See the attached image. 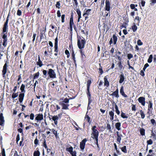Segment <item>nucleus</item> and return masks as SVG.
<instances>
[{
  "mask_svg": "<svg viewBox=\"0 0 156 156\" xmlns=\"http://www.w3.org/2000/svg\"><path fill=\"white\" fill-rule=\"evenodd\" d=\"M96 126H94L91 128L92 132L91 133V137L92 138L98 137L99 132L96 129Z\"/></svg>",
  "mask_w": 156,
  "mask_h": 156,
  "instance_id": "obj_1",
  "label": "nucleus"
},
{
  "mask_svg": "<svg viewBox=\"0 0 156 156\" xmlns=\"http://www.w3.org/2000/svg\"><path fill=\"white\" fill-rule=\"evenodd\" d=\"M85 43V41L83 39H82L81 40H78L77 41V45L78 48L80 49L83 48H84Z\"/></svg>",
  "mask_w": 156,
  "mask_h": 156,
  "instance_id": "obj_2",
  "label": "nucleus"
},
{
  "mask_svg": "<svg viewBox=\"0 0 156 156\" xmlns=\"http://www.w3.org/2000/svg\"><path fill=\"white\" fill-rule=\"evenodd\" d=\"M48 74L49 75L50 78H54L56 77V75L54 70L51 69H49L48 72Z\"/></svg>",
  "mask_w": 156,
  "mask_h": 156,
  "instance_id": "obj_3",
  "label": "nucleus"
},
{
  "mask_svg": "<svg viewBox=\"0 0 156 156\" xmlns=\"http://www.w3.org/2000/svg\"><path fill=\"white\" fill-rule=\"evenodd\" d=\"M45 50L44 52V55L46 56H47L48 55V52L50 53V56H51L52 54V49L51 48H49V47H47L46 48H45Z\"/></svg>",
  "mask_w": 156,
  "mask_h": 156,
  "instance_id": "obj_4",
  "label": "nucleus"
},
{
  "mask_svg": "<svg viewBox=\"0 0 156 156\" xmlns=\"http://www.w3.org/2000/svg\"><path fill=\"white\" fill-rule=\"evenodd\" d=\"M8 67V64L6 62L4 64L2 71V73L3 77L4 78H5V75L7 71V68Z\"/></svg>",
  "mask_w": 156,
  "mask_h": 156,
  "instance_id": "obj_5",
  "label": "nucleus"
},
{
  "mask_svg": "<svg viewBox=\"0 0 156 156\" xmlns=\"http://www.w3.org/2000/svg\"><path fill=\"white\" fill-rule=\"evenodd\" d=\"M91 10L88 9L85 11H84L83 14V16L85 17V20H87L88 18V16L90 15Z\"/></svg>",
  "mask_w": 156,
  "mask_h": 156,
  "instance_id": "obj_6",
  "label": "nucleus"
},
{
  "mask_svg": "<svg viewBox=\"0 0 156 156\" xmlns=\"http://www.w3.org/2000/svg\"><path fill=\"white\" fill-rule=\"evenodd\" d=\"M110 3L109 0H106L105 9L106 11H109L111 7L110 6Z\"/></svg>",
  "mask_w": 156,
  "mask_h": 156,
  "instance_id": "obj_7",
  "label": "nucleus"
},
{
  "mask_svg": "<svg viewBox=\"0 0 156 156\" xmlns=\"http://www.w3.org/2000/svg\"><path fill=\"white\" fill-rule=\"evenodd\" d=\"M87 141V139L85 138L83 140H82V141L80 143V148L82 151L84 150L85 148V143Z\"/></svg>",
  "mask_w": 156,
  "mask_h": 156,
  "instance_id": "obj_8",
  "label": "nucleus"
},
{
  "mask_svg": "<svg viewBox=\"0 0 156 156\" xmlns=\"http://www.w3.org/2000/svg\"><path fill=\"white\" fill-rule=\"evenodd\" d=\"M138 101L142 105L144 106L145 105V98H144L141 97L138 99Z\"/></svg>",
  "mask_w": 156,
  "mask_h": 156,
  "instance_id": "obj_9",
  "label": "nucleus"
},
{
  "mask_svg": "<svg viewBox=\"0 0 156 156\" xmlns=\"http://www.w3.org/2000/svg\"><path fill=\"white\" fill-rule=\"evenodd\" d=\"M43 119V115L42 114H38L37 115L35 118V120L37 121V122L38 121H41Z\"/></svg>",
  "mask_w": 156,
  "mask_h": 156,
  "instance_id": "obj_10",
  "label": "nucleus"
},
{
  "mask_svg": "<svg viewBox=\"0 0 156 156\" xmlns=\"http://www.w3.org/2000/svg\"><path fill=\"white\" fill-rule=\"evenodd\" d=\"M5 120L3 114L2 113L0 114V125L3 126Z\"/></svg>",
  "mask_w": 156,
  "mask_h": 156,
  "instance_id": "obj_11",
  "label": "nucleus"
},
{
  "mask_svg": "<svg viewBox=\"0 0 156 156\" xmlns=\"http://www.w3.org/2000/svg\"><path fill=\"white\" fill-rule=\"evenodd\" d=\"M60 104L62 106V109H68V107L69 105L68 104H65L63 102H60Z\"/></svg>",
  "mask_w": 156,
  "mask_h": 156,
  "instance_id": "obj_12",
  "label": "nucleus"
},
{
  "mask_svg": "<svg viewBox=\"0 0 156 156\" xmlns=\"http://www.w3.org/2000/svg\"><path fill=\"white\" fill-rule=\"evenodd\" d=\"M24 94L23 93H21L19 95V100L20 103L22 102L24 99Z\"/></svg>",
  "mask_w": 156,
  "mask_h": 156,
  "instance_id": "obj_13",
  "label": "nucleus"
},
{
  "mask_svg": "<svg viewBox=\"0 0 156 156\" xmlns=\"http://www.w3.org/2000/svg\"><path fill=\"white\" fill-rule=\"evenodd\" d=\"M108 76H105L104 78V85L106 86L107 87H108L109 86V82L107 78Z\"/></svg>",
  "mask_w": 156,
  "mask_h": 156,
  "instance_id": "obj_14",
  "label": "nucleus"
},
{
  "mask_svg": "<svg viewBox=\"0 0 156 156\" xmlns=\"http://www.w3.org/2000/svg\"><path fill=\"white\" fill-rule=\"evenodd\" d=\"M58 116L57 115H55L52 116V119L54 121L55 125H57L58 120Z\"/></svg>",
  "mask_w": 156,
  "mask_h": 156,
  "instance_id": "obj_15",
  "label": "nucleus"
},
{
  "mask_svg": "<svg viewBox=\"0 0 156 156\" xmlns=\"http://www.w3.org/2000/svg\"><path fill=\"white\" fill-rule=\"evenodd\" d=\"M120 79L119 80V83H122L124 80V75L123 73H121L119 76Z\"/></svg>",
  "mask_w": 156,
  "mask_h": 156,
  "instance_id": "obj_16",
  "label": "nucleus"
},
{
  "mask_svg": "<svg viewBox=\"0 0 156 156\" xmlns=\"http://www.w3.org/2000/svg\"><path fill=\"white\" fill-rule=\"evenodd\" d=\"M37 64L40 67H41L43 65L42 62L41 60L40 56L39 55L38 57V61L37 62Z\"/></svg>",
  "mask_w": 156,
  "mask_h": 156,
  "instance_id": "obj_17",
  "label": "nucleus"
},
{
  "mask_svg": "<svg viewBox=\"0 0 156 156\" xmlns=\"http://www.w3.org/2000/svg\"><path fill=\"white\" fill-rule=\"evenodd\" d=\"M114 111L113 110V111H111L109 112V115L110 116V119L112 120L114 119Z\"/></svg>",
  "mask_w": 156,
  "mask_h": 156,
  "instance_id": "obj_18",
  "label": "nucleus"
},
{
  "mask_svg": "<svg viewBox=\"0 0 156 156\" xmlns=\"http://www.w3.org/2000/svg\"><path fill=\"white\" fill-rule=\"evenodd\" d=\"M112 96H115L116 98H118L119 97L118 94V90L117 89L112 94Z\"/></svg>",
  "mask_w": 156,
  "mask_h": 156,
  "instance_id": "obj_19",
  "label": "nucleus"
},
{
  "mask_svg": "<svg viewBox=\"0 0 156 156\" xmlns=\"http://www.w3.org/2000/svg\"><path fill=\"white\" fill-rule=\"evenodd\" d=\"M2 38L3 39V41H7V33L4 34L3 33H2Z\"/></svg>",
  "mask_w": 156,
  "mask_h": 156,
  "instance_id": "obj_20",
  "label": "nucleus"
},
{
  "mask_svg": "<svg viewBox=\"0 0 156 156\" xmlns=\"http://www.w3.org/2000/svg\"><path fill=\"white\" fill-rule=\"evenodd\" d=\"M117 141L118 142V144H119L120 143L121 140V137L122 136V134H118V136H117Z\"/></svg>",
  "mask_w": 156,
  "mask_h": 156,
  "instance_id": "obj_21",
  "label": "nucleus"
},
{
  "mask_svg": "<svg viewBox=\"0 0 156 156\" xmlns=\"http://www.w3.org/2000/svg\"><path fill=\"white\" fill-rule=\"evenodd\" d=\"M120 93L125 98L127 97V96L125 94V93L124 91L123 88V87H122L121 88L120 90Z\"/></svg>",
  "mask_w": 156,
  "mask_h": 156,
  "instance_id": "obj_22",
  "label": "nucleus"
},
{
  "mask_svg": "<svg viewBox=\"0 0 156 156\" xmlns=\"http://www.w3.org/2000/svg\"><path fill=\"white\" fill-rule=\"evenodd\" d=\"M73 20L72 17L71 18L70 20L69 26L70 30L72 29L73 25Z\"/></svg>",
  "mask_w": 156,
  "mask_h": 156,
  "instance_id": "obj_23",
  "label": "nucleus"
},
{
  "mask_svg": "<svg viewBox=\"0 0 156 156\" xmlns=\"http://www.w3.org/2000/svg\"><path fill=\"white\" fill-rule=\"evenodd\" d=\"M25 85L23 84H22L20 88V90L21 91V92L22 93H24L26 91L24 90L25 88Z\"/></svg>",
  "mask_w": 156,
  "mask_h": 156,
  "instance_id": "obj_24",
  "label": "nucleus"
},
{
  "mask_svg": "<svg viewBox=\"0 0 156 156\" xmlns=\"http://www.w3.org/2000/svg\"><path fill=\"white\" fill-rule=\"evenodd\" d=\"M115 126L116 129L118 130H120L121 129L120 127L121 126V123L120 122H117L115 124Z\"/></svg>",
  "mask_w": 156,
  "mask_h": 156,
  "instance_id": "obj_25",
  "label": "nucleus"
},
{
  "mask_svg": "<svg viewBox=\"0 0 156 156\" xmlns=\"http://www.w3.org/2000/svg\"><path fill=\"white\" fill-rule=\"evenodd\" d=\"M119 147L121 149L122 151L124 153H126L127 152L126 147V146H124L122 147Z\"/></svg>",
  "mask_w": 156,
  "mask_h": 156,
  "instance_id": "obj_26",
  "label": "nucleus"
},
{
  "mask_svg": "<svg viewBox=\"0 0 156 156\" xmlns=\"http://www.w3.org/2000/svg\"><path fill=\"white\" fill-rule=\"evenodd\" d=\"M112 38L114 44H116L118 39L117 37L114 34L113 35Z\"/></svg>",
  "mask_w": 156,
  "mask_h": 156,
  "instance_id": "obj_27",
  "label": "nucleus"
},
{
  "mask_svg": "<svg viewBox=\"0 0 156 156\" xmlns=\"http://www.w3.org/2000/svg\"><path fill=\"white\" fill-rule=\"evenodd\" d=\"M121 116L122 118L124 119H127L128 118V116L122 112H121Z\"/></svg>",
  "mask_w": 156,
  "mask_h": 156,
  "instance_id": "obj_28",
  "label": "nucleus"
},
{
  "mask_svg": "<svg viewBox=\"0 0 156 156\" xmlns=\"http://www.w3.org/2000/svg\"><path fill=\"white\" fill-rule=\"evenodd\" d=\"M140 131L141 135L143 136L145 135V130L143 128H140Z\"/></svg>",
  "mask_w": 156,
  "mask_h": 156,
  "instance_id": "obj_29",
  "label": "nucleus"
},
{
  "mask_svg": "<svg viewBox=\"0 0 156 156\" xmlns=\"http://www.w3.org/2000/svg\"><path fill=\"white\" fill-rule=\"evenodd\" d=\"M8 25H5L4 24V27L3 28V33H4L7 32L8 29Z\"/></svg>",
  "mask_w": 156,
  "mask_h": 156,
  "instance_id": "obj_30",
  "label": "nucleus"
},
{
  "mask_svg": "<svg viewBox=\"0 0 156 156\" xmlns=\"http://www.w3.org/2000/svg\"><path fill=\"white\" fill-rule=\"evenodd\" d=\"M115 112L117 114V115H119L120 113V111L119 110L118 107L116 104L115 105Z\"/></svg>",
  "mask_w": 156,
  "mask_h": 156,
  "instance_id": "obj_31",
  "label": "nucleus"
},
{
  "mask_svg": "<svg viewBox=\"0 0 156 156\" xmlns=\"http://www.w3.org/2000/svg\"><path fill=\"white\" fill-rule=\"evenodd\" d=\"M66 150L67 151L69 152L70 154L73 151V148L72 147H69L66 148Z\"/></svg>",
  "mask_w": 156,
  "mask_h": 156,
  "instance_id": "obj_32",
  "label": "nucleus"
},
{
  "mask_svg": "<svg viewBox=\"0 0 156 156\" xmlns=\"http://www.w3.org/2000/svg\"><path fill=\"white\" fill-rule=\"evenodd\" d=\"M57 83V81H54L53 82H51L49 84L51 85V87H54L55 85Z\"/></svg>",
  "mask_w": 156,
  "mask_h": 156,
  "instance_id": "obj_33",
  "label": "nucleus"
},
{
  "mask_svg": "<svg viewBox=\"0 0 156 156\" xmlns=\"http://www.w3.org/2000/svg\"><path fill=\"white\" fill-rule=\"evenodd\" d=\"M153 59V55H151L147 60V62L148 63H151Z\"/></svg>",
  "mask_w": 156,
  "mask_h": 156,
  "instance_id": "obj_34",
  "label": "nucleus"
},
{
  "mask_svg": "<svg viewBox=\"0 0 156 156\" xmlns=\"http://www.w3.org/2000/svg\"><path fill=\"white\" fill-rule=\"evenodd\" d=\"M62 100L63 101L60 102H63L65 104H68L69 103V99L67 98H65Z\"/></svg>",
  "mask_w": 156,
  "mask_h": 156,
  "instance_id": "obj_35",
  "label": "nucleus"
},
{
  "mask_svg": "<svg viewBox=\"0 0 156 156\" xmlns=\"http://www.w3.org/2000/svg\"><path fill=\"white\" fill-rule=\"evenodd\" d=\"M137 28V26L135 24L132 27V30L134 32L136 31V30Z\"/></svg>",
  "mask_w": 156,
  "mask_h": 156,
  "instance_id": "obj_36",
  "label": "nucleus"
},
{
  "mask_svg": "<svg viewBox=\"0 0 156 156\" xmlns=\"http://www.w3.org/2000/svg\"><path fill=\"white\" fill-rule=\"evenodd\" d=\"M91 83V81L90 80H88L87 81V89H90V87Z\"/></svg>",
  "mask_w": 156,
  "mask_h": 156,
  "instance_id": "obj_37",
  "label": "nucleus"
},
{
  "mask_svg": "<svg viewBox=\"0 0 156 156\" xmlns=\"http://www.w3.org/2000/svg\"><path fill=\"white\" fill-rule=\"evenodd\" d=\"M39 74H40V73L39 72H38L36 73H35L34 74V76L33 77V79H35L39 77Z\"/></svg>",
  "mask_w": 156,
  "mask_h": 156,
  "instance_id": "obj_38",
  "label": "nucleus"
},
{
  "mask_svg": "<svg viewBox=\"0 0 156 156\" xmlns=\"http://www.w3.org/2000/svg\"><path fill=\"white\" fill-rule=\"evenodd\" d=\"M140 112L141 118L143 119H144L145 117V115L144 112L142 110H141L140 111Z\"/></svg>",
  "mask_w": 156,
  "mask_h": 156,
  "instance_id": "obj_39",
  "label": "nucleus"
},
{
  "mask_svg": "<svg viewBox=\"0 0 156 156\" xmlns=\"http://www.w3.org/2000/svg\"><path fill=\"white\" fill-rule=\"evenodd\" d=\"M18 95V93H13L12 96V98L13 99L17 97Z\"/></svg>",
  "mask_w": 156,
  "mask_h": 156,
  "instance_id": "obj_40",
  "label": "nucleus"
},
{
  "mask_svg": "<svg viewBox=\"0 0 156 156\" xmlns=\"http://www.w3.org/2000/svg\"><path fill=\"white\" fill-rule=\"evenodd\" d=\"M85 119L87 121V122H89L90 123V117H89V116L88 115H87V114L86 115V116L85 117Z\"/></svg>",
  "mask_w": 156,
  "mask_h": 156,
  "instance_id": "obj_41",
  "label": "nucleus"
},
{
  "mask_svg": "<svg viewBox=\"0 0 156 156\" xmlns=\"http://www.w3.org/2000/svg\"><path fill=\"white\" fill-rule=\"evenodd\" d=\"M87 98H91V94H90V89H87Z\"/></svg>",
  "mask_w": 156,
  "mask_h": 156,
  "instance_id": "obj_42",
  "label": "nucleus"
},
{
  "mask_svg": "<svg viewBox=\"0 0 156 156\" xmlns=\"http://www.w3.org/2000/svg\"><path fill=\"white\" fill-rule=\"evenodd\" d=\"M40 152L39 151H35L34 153V156H39Z\"/></svg>",
  "mask_w": 156,
  "mask_h": 156,
  "instance_id": "obj_43",
  "label": "nucleus"
},
{
  "mask_svg": "<svg viewBox=\"0 0 156 156\" xmlns=\"http://www.w3.org/2000/svg\"><path fill=\"white\" fill-rule=\"evenodd\" d=\"M74 9L76 11V12L78 15L81 14V12L79 8H77L76 9Z\"/></svg>",
  "mask_w": 156,
  "mask_h": 156,
  "instance_id": "obj_44",
  "label": "nucleus"
},
{
  "mask_svg": "<svg viewBox=\"0 0 156 156\" xmlns=\"http://www.w3.org/2000/svg\"><path fill=\"white\" fill-rule=\"evenodd\" d=\"M100 67L99 68V72L100 75H101L103 73V71L102 70V67L101 66V64H99Z\"/></svg>",
  "mask_w": 156,
  "mask_h": 156,
  "instance_id": "obj_45",
  "label": "nucleus"
},
{
  "mask_svg": "<svg viewBox=\"0 0 156 156\" xmlns=\"http://www.w3.org/2000/svg\"><path fill=\"white\" fill-rule=\"evenodd\" d=\"M58 39L57 37H56L55 39V46L54 47H58Z\"/></svg>",
  "mask_w": 156,
  "mask_h": 156,
  "instance_id": "obj_46",
  "label": "nucleus"
},
{
  "mask_svg": "<svg viewBox=\"0 0 156 156\" xmlns=\"http://www.w3.org/2000/svg\"><path fill=\"white\" fill-rule=\"evenodd\" d=\"M45 31H46V28H44L43 27V28L41 29V30L40 34H44L45 33Z\"/></svg>",
  "mask_w": 156,
  "mask_h": 156,
  "instance_id": "obj_47",
  "label": "nucleus"
},
{
  "mask_svg": "<svg viewBox=\"0 0 156 156\" xmlns=\"http://www.w3.org/2000/svg\"><path fill=\"white\" fill-rule=\"evenodd\" d=\"M72 58L73 60L74 63L75 65H76V60H75V54L73 52L72 54Z\"/></svg>",
  "mask_w": 156,
  "mask_h": 156,
  "instance_id": "obj_48",
  "label": "nucleus"
},
{
  "mask_svg": "<svg viewBox=\"0 0 156 156\" xmlns=\"http://www.w3.org/2000/svg\"><path fill=\"white\" fill-rule=\"evenodd\" d=\"M65 53L67 55V57L68 58H69V57L70 56V54H69V51L68 50H66L65 51Z\"/></svg>",
  "mask_w": 156,
  "mask_h": 156,
  "instance_id": "obj_49",
  "label": "nucleus"
},
{
  "mask_svg": "<svg viewBox=\"0 0 156 156\" xmlns=\"http://www.w3.org/2000/svg\"><path fill=\"white\" fill-rule=\"evenodd\" d=\"M127 57L128 59L130 60L131 58L133 57V55L131 54H128L127 55Z\"/></svg>",
  "mask_w": 156,
  "mask_h": 156,
  "instance_id": "obj_50",
  "label": "nucleus"
},
{
  "mask_svg": "<svg viewBox=\"0 0 156 156\" xmlns=\"http://www.w3.org/2000/svg\"><path fill=\"white\" fill-rule=\"evenodd\" d=\"M1 154L2 156H5V151L4 148L2 149Z\"/></svg>",
  "mask_w": 156,
  "mask_h": 156,
  "instance_id": "obj_51",
  "label": "nucleus"
},
{
  "mask_svg": "<svg viewBox=\"0 0 156 156\" xmlns=\"http://www.w3.org/2000/svg\"><path fill=\"white\" fill-rule=\"evenodd\" d=\"M147 143L148 144L151 145L153 143V141L151 139H150L147 141Z\"/></svg>",
  "mask_w": 156,
  "mask_h": 156,
  "instance_id": "obj_52",
  "label": "nucleus"
},
{
  "mask_svg": "<svg viewBox=\"0 0 156 156\" xmlns=\"http://www.w3.org/2000/svg\"><path fill=\"white\" fill-rule=\"evenodd\" d=\"M34 115L33 113H31L30 115V119L31 120H33L34 119Z\"/></svg>",
  "mask_w": 156,
  "mask_h": 156,
  "instance_id": "obj_53",
  "label": "nucleus"
},
{
  "mask_svg": "<svg viewBox=\"0 0 156 156\" xmlns=\"http://www.w3.org/2000/svg\"><path fill=\"white\" fill-rule=\"evenodd\" d=\"M65 17V15L63 14L61 16V19H62V23H64L65 21L64 19Z\"/></svg>",
  "mask_w": 156,
  "mask_h": 156,
  "instance_id": "obj_54",
  "label": "nucleus"
},
{
  "mask_svg": "<svg viewBox=\"0 0 156 156\" xmlns=\"http://www.w3.org/2000/svg\"><path fill=\"white\" fill-rule=\"evenodd\" d=\"M60 5V3L59 2H57L56 3V5H55L56 7H57L58 9H59L60 8V7H59Z\"/></svg>",
  "mask_w": 156,
  "mask_h": 156,
  "instance_id": "obj_55",
  "label": "nucleus"
},
{
  "mask_svg": "<svg viewBox=\"0 0 156 156\" xmlns=\"http://www.w3.org/2000/svg\"><path fill=\"white\" fill-rule=\"evenodd\" d=\"M132 110L133 111H135L136 110V106L135 105H132Z\"/></svg>",
  "mask_w": 156,
  "mask_h": 156,
  "instance_id": "obj_56",
  "label": "nucleus"
},
{
  "mask_svg": "<svg viewBox=\"0 0 156 156\" xmlns=\"http://www.w3.org/2000/svg\"><path fill=\"white\" fill-rule=\"evenodd\" d=\"M137 44L139 45H141L143 44V43L141 42V41L140 40H138L137 41Z\"/></svg>",
  "mask_w": 156,
  "mask_h": 156,
  "instance_id": "obj_57",
  "label": "nucleus"
},
{
  "mask_svg": "<svg viewBox=\"0 0 156 156\" xmlns=\"http://www.w3.org/2000/svg\"><path fill=\"white\" fill-rule=\"evenodd\" d=\"M107 128L109 130V131H111V127L110 124H107Z\"/></svg>",
  "mask_w": 156,
  "mask_h": 156,
  "instance_id": "obj_58",
  "label": "nucleus"
},
{
  "mask_svg": "<svg viewBox=\"0 0 156 156\" xmlns=\"http://www.w3.org/2000/svg\"><path fill=\"white\" fill-rule=\"evenodd\" d=\"M72 156H76V152L75 151H73L70 153Z\"/></svg>",
  "mask_w": 156,
  "mask_h": 156,
  "instance_id": "obj_59",
  "label": "nucleus"
},
{
  "mask_svg": "<svg viewBox=\"0 0 156 156\" xmlns=\"http://www.w3.org/2000/svg\"><path fill=\"white\" fill-rule=\"evenodd\" d=\"M38 140L37 139V137H36V139H35L34 141V143L35 144L37 145L38 144Z\"/></svg>",
  "mask_w": 156,
  "mask_h": 156,
  "instance_id": "obj_60",
  "label": "nucleus"
},
{
  "mask_svg": "<svg viewBox=\"0 0 156 156\" xmlns=\"http://www.w3.org/2000/svg\"><path fill=\"white\" fill-rule=\"evenodd\" d=\"M130 7L132 9H134L135 8V5L133 4H131Z\"/></svg>",
  "mask_w": 156,
  "mask_h": 156,
  "instance_id": "obj_61",
  "label": "nucleus"
},
{
  "mask_svg": "<svg viewBox=\"0 0 156 156\" xmlns=\"http://www.w3.org/2000/svg\"><path fill=\"white\" fill-rule=\"evenodd\" d=\"M7 41H3L2 43V45L4 46V47H5L7 44Z\"/></svg>",
  "mask_w": 156,
  "mask_h": 156,
  "instance_id": "obj_62",
  "label": "nucleus"
},
{
  "mask_svg": "<svg viewBox=\"0 0 156 156\" xmlns=\"http://www.w3.org/2000/svg\"><path fill=\"white\" fill-rule=\"evenodd\" d=\"M21 11L20 10H18L17 12V15L18 16H20L21 15Z\"/></svg>",
  "mask_w": 156,
  "mask_h": 156,
  "instance_id": "obj_63",
  "label": "nucleus"
},
{
  "mask_svg": "<svg viewBox=\"0 0 156 156\" xmlns=\"http://www.w3.org/2000/svg\"><path fill=\"white\" fill-rule=\"evenodd\" d=\"M145 3V1H144L143 0H141V4L142 6L144 7V6Z\"/></svg>",
  "mask_w": 156,
  "mask_h": 156,
  "instance_id": "obj_64",
  "label": "nucleus"
}]
</instances>
